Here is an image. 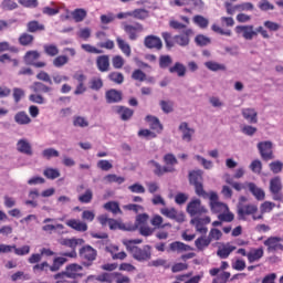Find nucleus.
Returning a JSON list of instances; mask_svg holds the SVG:
<instances>
[{
  "label": "nucleus",
  "instance_id": "nucleus-1",
  "mask_svg": "<svg viewBox=\"0 0 283 283\" xmlns=\"http://www.w3.org/2000/svg\"><path fill=\"white\" fill-rule=\"evenodd\" d=\"M234 32L241 34L247 41H252L258 33L265 40L270 39L269 32L263 27H258L256 31H254V25H238L234 28Z\"/></svg>",
  "mask_w": 283,
  "mask_h": 283
},
{
  "label": "nucleus",
  "instance_id": "nucleus-2",
  "mask_svg": "<svg viewBox=\"0 0 283 283\" xmlns=\"http://www.w3.org/2000/svg\"><path fill=\"white\" fill-rule=\"evenodd\" d=\"M189 184L195 187L197 197H201L203 199H209V197H211V192L205 190V185L202 184V174L200 171L189 172Z\"/></svg>",
  "mask_w": 283,
  "mask_h": 283
},
{
  "label": "nucleus",
  "instance_id": "nucleus-3",
  "mask_svg": "<svg viewBox=\"0 0 283 283\" xmlns=\"http://www.w3.org/2000/svg\"><path fill=\"white\" fill-rule=\"evenodd\" d=\"M57 243H60V245H62V247L71 248V252H65V253L61 254L63 258L76 259L77 258L76 248L78 245L82 247L85 243V240L76 239V238L60 239V241H57Z\"/></svg>",
  "mask_w": 283,
  "mask_h": 283
},
{
  "label": "nucleus",
  "instance_id": "nucleus-4",
  "mask_svg": "<svg viewBox=\"0 0 283 283\" xmlns=\"http://www.w3.org/2000/svg\"><path fill=\"white\" fill-rule=\"evenodd\" d=\"M127 251L137 262H146L151 259V247L148 244L143 248L128 245Z\"/></svg>",
  "mask_w": 283,
  "mask_h": 283
},
{
  "label": "nucleus",
  "instance_id": "nucleus-5",
  "mask_svg": "<svg viewBox=\"0 0 283 283\" xmlns=\"http://www.w3.org/2000/svg\"><path fill=\"white\" fill-rule=\"evenodd\" d=\"M83 272V266L77 264V263H71L66 266L65 272L59 273L56 275H54L55 280H60V279H73L76 280L78 277H83L84 274Z\"/></svg>",
  "mask_w": 283,
  "mask_h": 283
},
{
  "label": "nucleus",
  "instance_id": "nucleus-6",
  "mask_svg": "<svg viewBox=\"0 0 283 283\" xmlns=\"http://www.w3.org/2000/svg\"><path fill=\"white\" fill-rule=\"evenodd\" d=\"M258 212V207L256 205H244L238 209V216L240 220H245V217L252 216L253 221L262 220L263 214L260 213L256 216L255 213Z\"/></svg>",
  "mask_w": 283,
  "mask_h": 283
},
{
  "label": "nucleus",
  "instance_id": "nucleus-7",
  "mask_svg": "<svg viewBox=\"0 0 283 283\" xmlns=\"http://www.w3.org/2000/svg\"><path fill=\"white\" fill-rule=\"evenodd\" d=\"M186 211H188L190 217H201L208 212V209L201 205L199 198H193L186 207Z\"/></svg>",
  "mask_w": 283,
  "mask_h": 283
},
{
  "label": "nucleus",
  "instance_id": "nucleus-8",
  "mask_svg": "<svg viewBox=\"0 0 283 283\" xmlns=\"http://www.w3.org/2000/svg\"><path fill=\"white\" fill-rule=\"evenodd\" d=\"M282 181L280 177L271 178L270 180V192L272 195V200L281 202L283 200Z\"/></svg>",
  "mask_w": 283,
  "mask_h": 283
},
{
  "label": "nucleus",
  "instance_id": "nucleus-9",
  "mask_svg": "<svg viewBox=\"0 0 283 283\" xmlns=\"http://www.w3.org/2000/svg\"><path fill=\"white\" fill-rule=\"evenodd\" d=\"M209 205L210 210L213 211L214 213H223L230 210L227 203H222L219 201V196L217 192H210Z\"/></svg>",
  "mask_w": 283,
  "mask_h": 283
},
{
  "label": "nucleus",
  "instance_id": "nucleus-10",
  "mask_svg": "<svg viewBox=\"0 0 283 283\" xmlns=\"http://www.w3.org/2000/svg\"><path fill=\"white\" fill-rule=\"evenodd\" d=\"M260 157L263 161H270L274 159L273 144L270 142H262L258 144Z\"/></svg>",
  "mask_w": 283,
  "mask_h": 283
},
{
  "label": "nucleus",
  "instance_id": "nucleus-11",
  "mask_svg": "<svg viewBox=\"0 0 283 283\" xmlns=\"http://www.w3.org/2000/svg\"><path fill=\"white\" fill-rule=\"evenodd\" d=\"M283 240L280 237H270L265 239L263 245L268 248V252H283Z\"/></svg>",
  "mask_w": 283,
  "mask_h": 283
},
{
  "label": "nucleus",
  "instance_id": "nucleus-12",
  "mask_svg": "<svg viewBox=\"0 0 283 283\" xmlns=\"http://www.w3.org/2000/svg\"><path fill=\"white\" fill-rule=\"evenodd\" d=\"M211 223V218H195L190 220V224L195 226L196 231L199 232L201 235H206L208 232L207 226Z\"/></svg>",
  "mask_w": 283,
  "mask_h": 283
},
{
  "label": "nucleus",
  "instance_id": "nucleus-13",
  "mask_svg": "<svg viewBox=\"0 0 283 283\" xmlns=\"http://www.w3.org/2000/svg\"><path fill=\"white\" fill-rule=\"evenodd\" d=\"M144 31L143 24L136 22L134 24L124 25V32L127 33L129 41H137L138 34Z\"/></svg>",
  "mask_w": 283,
  "mask_h": 283
},
{
  "label": "nucleus",
  "instance_id": "nucleus-14",
  "mask_svg": "<svg viewBox=\"0 0 283 283\" xmlns=\"http://www.w3.org/2000/svg\"><path fill=\"white\" fill-rule=\"evenodd\" d=\"M160 213L161 216L175 220L179 223L185 222V214L182 212H178L176 208H161Z\"/></svg>",
  "mask_w": 283,
  "mask_h": 283
},
{
  "label": "nucleus",
  "instance_id": "nucleus-15",
  "mask_svg": "<svg viewBox=\"0 0 283 283\" xmlns=\"http://www.w3.org/2000/svg\"><path fill=\"white\" fill-rule=\"evenodd\" d=\"M144 44L148 50H163V41L161 38L156 35H148L145 38Z\"/></svg>",
  "mask_w": 283,
  "mask_h": 283
},
{
  "label": "nucleus",
  "instance_id": "nucleus-16",
  "mask_svg": "<svg viewBox=\"0 0 283 283\" xmlns=\"http://www.w3.org/2000/svg\"><path fill=\"white\" fill-rule=\"evenodd\" d=\"M113 112H115V114H117V116L124 122L132 119L134 116V109L126 106H115L113 107Z\"/></svg>",
  "mask_w": 283,
  "mask_h": 283
},
{
  "label": "nucleus",
  "instance_id": "nucleus-17",
  "mask_svg": "<svg viewBox=\"0 0 283 283\" xmlns=\"http://www.w3.org/2000/svg\"><path fill=\"white\" fill-rule=\"evenodd\" d=\"M97 252L91 245H85L80 249V258L86 260L87 262H94L96 260Z\"/></svg>",
  "mask_w": 283,
  "mask_h": 283
},
{
  "label": "nucleus",
  "instance_id": "nucleus-18",
  "mask_svg": "<svg viewBox=\"0 0 283 283\" xmlns=\"http://www.w3.org/2000/svg\"><path fill=\"white\" fill-rule=\"evenodd\" d=\"M105 99L108 104H116L123 101V93L118 90L111 88L105 93Z\"/></svg>",
  "mask_w": 283,
  "mask_h": 283
},
{
  "label": "nucleus",
  "instance_id": "nucleus-19",
  "mask_svg": "<svg viewBox=\"0 0 283 283\" xmlns=\"http://www.w3.org/2000/svg\"><path fill=\"white\" fill-rule=\"evenodd\" d=\"M190 35H193L192 29H186L184 31V34L174 36L175 44L180 45V46L189 45V42H190L189 36Z\"/></svg>",
  "mask_w": 283,
  "mask_h": 283
},
{
  "label": "nucleus",
  "instance_id": "nucleus-20",
  "mask_svg": "<svg viewBox=\"0 0 283 283\" xmlns=\"http://www.w3.org/2000/svg\"><path fill=\"white\" fill-rule=\"evenodd\" d=\"M17 150L25 156H33L32 145L28 142V139H19L17 143Z\"/></svg>",
  "mask_w": 283,
  "mask_h": 283
},
{
  "label": "nucleus",
  "instance_id": "nucleus-21",
  "mask_svg": "<svg viewBox=\"0 0 283 283\" xmlns=\"http://www.w3.org/2000/svg\"><path fill=\"white\" fill-rule=\"evenodd\" d=\"M66 226L72 228L74 231L85 232L88 231V224L81 221L80 219H69Z\"/></svg>",
  "mask_w": 283,
  "mask_h": 283
},
{
  "label": "nucleus",
  "instance_id": "nucleus-22",
  "mask_svg": "<svg viewBox=\"0 0 283 283\" xmlns=\"http://www.w3.org/2000/svg\"><path fill=\"white\" fill-rule=\"evenodd\" d=\"M146 122L149 125V129H151L153 132H157L158 134H161V132L164 130V126L161 122L158 119V117L147 115Z\"/></svg>",
  "mask_w": 283,
  "mask_h": 283
},
{
  "label": "nucleus",
  "instance_id": "nucleus-23",
  "mask_svg": "<svg viewBox=\"0 0 283 283\" xmlns=\"http://www.w3.org/2000/svg\"><path fill=\"white\" fill-rule=\"evenodd\" d=\"M148 164L153 165L155 167V169H154L155 176H159L160 177V176H164L167 172H175L176 171V169L172 166L161 167V165L158 164L155 160H149Z\"/></svg>",
  "mask_w": 283,
  "mask_h": 283
},
{
  "label": "nucleus",
  "instance_id": "nucleus-24",
  "mask_svg": "<svg viewBox=\"0 0 283 283\" xmlns=\"http://www.w3.org/2000/svg\"><path fill=\"white\" fill-rule=\"evenodd\" d=\"M34 35L30 34L29 32H22L18 38V43L21 46H32L34 44Z\"/></svg>",
  "mask_w": 283,
  "mask_h": 283
},
{
  "label": "nucleus",
  "instance_id": "nucleus-25",
  "mask_svg": "<svg viewBox=\"0 0 283 283\" xmlns=\"http://www.w3.org/2000/svg\"><path fill=\"white\" fill-rule=\"evenodd\" d=\"M43 53H44V55H46L51 59H54V57L59 56L60 49H59L57 44H55V43H46V44H43Z\"/></svg>",
  "mask_w": 283,
  "mask_h": 283
},
{
  "label": "nucleus",
  "instance_id": "nucleus-26",
  "mask_svg": "<svg viewBox=\"0 0 283 283\" xmlns=\"http://www.w3.org/2000/svg\"><path fill=\"white\" fill-rule=\"evenodd\" d=\"M96 66L97 70L102 73H106L109 71V56L108 55H99L96 57Z\"/></svg>",
  "mask_w": 283,
  "mask_h": 283
},
{
  "label": "nucleus",
  "instance_id": "nucleus-27",
  "mask_svg": "<svg viewBox=\"0 0 283 283\" xmlns=\"http://www.w3.org/2000/svg\"><path fill=\"white\" fill-rule=\"evenodd\" d=\"M88 15L87 10L83 8H77L71 11V18L75 23H82Z\"/></svg>",
  "mask_w": 283,
  "mask_h": 283
},
{
  "label": "nucleus",
  "instance_id": "nucleus-28",
  "mask_svg": "<svg viewBox=\"0 0 283 283\" xmlns=\"http://www.w3.org/2000/svg\"><path fill=\"white\" fill-rule=\"evenodd\" d=\"M237 250V247L231 245L230 243L223 244L219 250H217V256L221 260H226L230 254Z\"/></svg>",
  "mask_w": 283,
  "mask_h": 283
},
{
  "label": "nucleus",
  "instance_id": "nucleus-29",
  "mask_svg": "<svg viewBox=\"0 0 283 283\" xmlns=\"http://www.w3.org/2000/svg\"><path fill=\"white\" fill-rule=\"evenodd\" d=\"M179 132L182 133V140H186L188 143L190 140H192V136L195 134V129L193 128H189L188 123H181L179 125Z\"/></svg>",
  "mask_w": 283,
  "mask_h": 283
},
{
  "label": "nucleus",
  "instance_id": "nucleus-30",
  "mask_svg": "<svg viewBox=\"0 0 283 283\" xmlns=\"http://www.w3.org/2000/svg\"><path fill=\"white\" fill-rule=\"evenodd\" d=\"M116 44L118 50H120L124 55H126L127 57L132 56V46H129V44L124 39L117 36Z\"/></svg>",
  "mask_w": 283,
  "mask_h": 283
},
{
  "label": "nucleus",
  "instance_id": "nucleus-31",
  "mask_svg": "<svg viewBox=\"0 0 283 283\" xmlns=\"http://www.w3.org/2000/svg\"><path fill=\"white\" fill-rule=\"evenodd\" d=\"M211 239L207 238L206 234H203L200 238L196 239L195 247L197 248L198 252H202L211 244Z\"/></svg>",
  "mask_w": 283,
  "mask_h": 283
},
{
  "label": "nucleus",
  "instance_id": "nucleus-32",
  "mask_svg": "<svg viewBox=\"0 0 283 283\" xmlns=\"http://www.w3.org/2000/svg\"><path fill=\"white\" fill-rule=\"evenodd\" d=\"M41 57V53L36 50L27 51L23 61L27 65L33 64L35 61H39Z\"/></svg>",
  "mask_w": 283,
  "mask_h": 283
},
{
  "label": "nucleus",
  "instance_id": "nucleus-33",
  "mask_svg": "<svg viewBox=\"0 0 283 283\" xmlns=\"http://www.w3.org/2000/svg\"><path fill=\"white\" fill-rule=\"evenodd\" d=\"M263 254H264L263 248L252 249L247 254L248 262L250 263L258 262L263 258Z\"/></svg>",
  "mask_w": 283,
  "mask_h": 283
},
{
  "label": "nucleus",
  "instance_id": "nucleus-34",
  "mask_svg": "<svg viewBox=\"0 0 283 283\" xmlns=\"http://www.w3.org/2000/svg\"><path fill=\"white\" fill-rule=\"evenodd\" d=\"M171 252H188L192 251L193 248L191 245H188L186 243H182L180 241H176L170 243L169 245Z\"/></svg>",
  "mask_w": 283,
  "mask_h": 283
},
{
  "label": "nucleus",
  "instance_id": "nucleus-35",
  "mask_svg": "<svg viewBox=\"0 0 283 283\" xmlns=\"http://www.w3.org/2000/svg\"><path fill=\"white\" fill-rule=\"evenodd\" d=\"M244 119L248 120L250 124H256L258 123V113L254 108H243L241 112Z\"/></svg>",
  "mask_w": 283,
  "mask_h": 283
},
{
  "label": "nucleus",
  "instance_id": "nucleus-36",
  "mask_svg": "<svg viewBox=\"0 0 283 283\" xmlns=\"http://www.w3.org/2000/svg\"><path fill=\"white\" fill-rule=\"evenodd\" d=\"M13 119L20 126H27L30 123H32V118L29 117L27 112L17 113L15 116L13 117Z\"/></svg>",
  "mask_w": 283,
  "mask_h": 283
},
{
  "label": "nucleus",
  "instance_id": "nucleus-37",
  "mask_svg": "<svg viewBox=\"0 0 283 283\" xmlns=\"http://www.w3.org/2000/svg\"><path fill=\"white\" fill-rule=\"evenodd\" d=\"M168 72L171 74H177V76L182 77L187 73V67L181 62H176L174 66L168 67Z\"/></svg>",
  "mask_w": 283,
  "mask_h": 283
},
{
  "label": "nucleus",
  "instance_id": "nucleus-38",
  "mask_svg": "<svg viewBox=\"0 0 283 283\" xmlns=\"http://www.w3.org/2000/svg\"><path fill=\"white\" fill-rule=\"evenodd\" d=\"M248 189H250L251 193L258 201H263L265 193L262 188H258L255 184H248Z\"/></svg>",
  "mask_w": 283,
  "mask_h": 283
},
{
  "label": "nucleus",
  "instance_id": "nucleus-39",
  "mask_svg": "<svg viewBox=\"0 0 283 283\" xmlns=\"http://www.w3.org/2000/svg\"><path fill=\"white\" fill-rule=\"evenodd\" d=\"M45 30V25L41 24L39 21L27 22V32L36 33Z\"/></svg>",
  "mask_w": 283,
  "mask_h": 283
},
{
  "label": "nucleus",
  "instance_id": "nucleus-40",
  "mask_svg": "<svg viewBox=\"0 0 283 283\" xmlns=\"http://www.w3.org/2000/svg\"><path fill=\"white\" fill-rule=\"evenodd\" d=\"M32 91L35 93L46 94L49 92H52V87H49L46 84L42 82H34V84L32 85Z\"/></svg>",
  "mask_w": 283,
  "mask_h": 283
},
{
  "label": "nucleus",
  "instance_id": "nucleus-41",
  "mask_svg": "<svg viewBox=\"0 0 283 283\" xmlns=\"http://www.w3.org/2000/svg\"><path fill=\"white\" fill-rule=\"evenodd\" d=\"M132 283V279H129L127 275L118 273V272H113L112 273V283Z\"/></svg>",
  "mask_w": 283,
  "mask_h": 283
},
{
  "label": "nucleus",
  "instance_id": "nucleus-42",
  "mask_svg": "<svg viewBox=\"0 0 283 283\" xmlns=\"http://www.w3.org/2000/svg\"><path fill=\"white\" fill-rule=\"evenodd\" d=\"M106 211H111L113 214H122L119 203L115 201H109L104 205Z\"/></svg>",
  "mask_w": 283,
  "mask_h": 283
},
{
  "label": "nucleus",
  "instance_id": "nucleus-43",
  "mask_svg": "<svg viewBox=\"0 0 283 283\" xmlns=\"http://www.w3.org/2000/svg\"><path fill=\"white\" fill-rule=\"evenodd\" d=\"M70 62V57L66 55H56L53 60V66L55 69H61Z\"/></svg>",
  "mask_w": 283,
  "mask_h": 283
},
{
  "label": "nucleus",
  "instance_id": "nucleus-44",
  "mask_svg": "<svg viewBox=\"0 0 283 283\" xmlns=\"http://www.w3.org/2000/svg\"><path fill=\"white\" fill-rule=\"evenodd\" d=\"M94 199V192L91 189H86L84 193L78 196V201L84 205H88Z\"/></svg>",
  "mask_w": 283,
  "mask_h": 283
},
{
  "label": "nucleus",
  "instance_id": "nucleus-45",
  "mask_svg": "<svg viewBox=\"0 0 283 283\" xmlns=\"http://www.w3.org/2000/svg\"><path fill=\"white\" fill-rule=\"evenodd\" d=\"M108 80L116 85H122L125 82V76L119 72H112L108 74Z\"/></svg>",
  "mask_w": 283,
  "mask_h": 283
},
{
  "label": "nucleus",
  "instance_id": "nucleus-46",
  "mask_svg": "<svg viewBox=\"0 0 283 283\" xmlns=\"http://www.w3.org/2000/svg\"><path fill=\"white\" fill-rule=\"evenodd\" d=\"M43 176L50 180H55L61 176V174L56 168H46L43 171Z\"/></svg>",
  "mask_w": 283,
  "mask_h": 283
},
{
  "label": "nucleus",
  "instance_id": "nucleus-47",
  "mask_svg": "<svg viewBox=\"0 0 283 283\" xmlns=\"http://www.w3.org/2000/svg\"><path fill=\"white\" fill-rule=\"evenodd\" d=\"M104 180L106 181V182H109V184H117V185H122L123 182H125L126 181V178H124V177H118V176H116L115 174H109V175H106L105 177H104Z\"/></svg>",
  "mask_w": 283,
  "mask_h": 283
},
{
  "label": "nucleus",
  "instance_id": "nucleus-48",
  "mask_svg": "<svg viewBox=\"0 0 283 283\" xmlns=\"http://www.w3.org/2000/svg\"><path fill=\"white\" fill-rule=\"evenodd\" d=\"M172 63H174V60L170 57V55H160L159 67L161 70L168 69Z\"/></svg>",
  "mask_w": 283,
  "mask_h": 283
},
{
  "label": "nucleus",
  "instance_id": "nucleus-49",
  "mask_svg": "<svg viewBox=\"0 0 283 283\" xmlns=\"http://www.w3.org/2000/svg\"><path fill=\"white\" fill-rule=\"evenodd\" d=\"M130 13H133V17L137 20H146L147 18H149V11H147L146 9H136L134 11H130Z\"/></svg>",
  "mask_w": 283,
  "mask_h": 283
},
{
  "label": "nucleus",
  "instance_id": "nucleus-50",
  "mask_svg": "<svg viewBox=\"0 0 283 283\" xmlns=\"http://www.w3.org/2000/svg\"><path fill=\"white\" fill-rule=\"evenodd\" d=\"M161 39H164L167 49L175 46V38L171 36L170 32H161Z\"/></svg>",
  "mask_w": 283,
  "mask_h": 283
},
{
  "label": "nucleus",
  "instance_id": "nucleus-51",
  "mask_svg": "<svg viewBox=\"0 0 283 283\" xmlns=\"http://www.w3.org/2000/svg\"><path fill=\"white\" fill-rule=\"evenodd\" d=\"M73 126L85 128L90 126V123L85 117L75 116L73 117Z\"/></svg>",
  "mask_w": 283,
  "mask_h": 283
},
{
  "label": "nucleus",
  "instance_id": "nucleus-52",
  "mask_svg": "<svg viewBox=\"0 0 283 283\" xmlns=\"http://www.w3.org/2000/svg\"><path fill=\"white\" fill-rule=\"evenodd\" d=\"M123 65H125V59L120 55H115L112 57V66L115 70H122Z\"/></svg>",
  "mask_w": 283,
  "mask_h": 283
},
{
  "label": "nucleus",
  "instance_id": "nucleus-53",
  "mask_svg": "<svg viewBox=\"0 0 283 283\" xmlns=\"http://www.w3.org/2000/svg\"><path fill=\"white\" fill-rule=\"evenodd\" d=\"M205 66H207V69L209 71H226V66L223 64H220L218 62H205Z\"/></svg>",
  "mask_w": 283,
  "mask_h": 283
},
{
  "label": "nucleus",
  "instance_id": "nucleus-54",
  "mask_svg": "<svg viewBox=\"0 0 283 283\" xmlns=\"http://www.w3.org/2000/svg\"><path fill=\"white\" fill-rule=\"evenodd\" d=\"M103 87V81L101 77H93L90 82V88L94 92L101 91Z\"/></svg>",
  "mask_w": 283,
  "mask_h": 283
},
{
  "label": "nucleus",
  "instance_id": "nucleus-55",
  "mask_svg": "<svg viewBox=\"0 0 283 283\" xmlns=\"http://www.w3.org/2000/svg\"><path fill=\"white\" fill-rule=\"evenodd\" d=\"M18 3L27 9H35L39 7V0H19Z\"/></svg>",
  "mask_w": 283,
  "mask_h": 283
},
{
  "label": "nucleus",
  "instance_id": "nucleus-56",
  "mask_svg": "<svg viewBox=\"0 0 283 283\" xmlns=\"http://www.w3.org/2000/svg\"><path fill=\"white\" fill-rule=\"evenodd\" d=\"M195 42L198 46H206V45H209L211 44V39L202 35V34H198L196 38H195Z\"/></svg>",
  "mask_w": 283,
  "mask_h": 283
},
{
  "label": "nucleus",
  "instance_id": "nucleus-57",
  "mask_svg": "<svg viewBox=\"0 0 283 283\" xmlns=\"http://www.w3.org/2000/svg\"><path fill=\"white\" fill-rule=\"evenodd\" d=\"M36 80L38 81H42L44 83H48L49 85H53L51 75H49V73H46L45 71H41L36 74Z\"/></svg>",
  "mask_w": 283,
  "mask_h": 283
},
{
  "label": "nucleus",
  "instance_id": "nucleus-58",
  "mask_svg": "<svg viewBox=\"0 0 283 283\" xmlns=\"http://www.w3.org/2000/svg\"><path fill=\"white\" fill-rule=\"evenodd\" d=\"M192 21H195V23L200 27L201 29H207L209 25V21L207 20V18L201 17V15H196Z\"/></svg>",
  "mask_w": 283,
  "mask_h": 283
},
{
  "label": "nucleus",
  "instance_id": "nucleus-59",
  "mask_svg": "<svg viewBox=\"0 0 283 283\" xmlns=\"http://www.w3.org/2000/svg\"><path fill=\"white\" fill-rule=\"evenodd\" d=\"M130 77H132L134 81L145 82V81H146V73H144V71L140 70V69H136V70L133 72V75H130Z\"/></svg>",
  "mask_w": 283,
  "mask_h": 283
},
{
  "label": "nucleus",
  "instance_id": "nucleus-60",
  "mask_svg": "<svg viewBox=\"0 0 283 283\" xmlns=\"http://www.w3.org/2000/svg\"><path fill=\"white\" fill-rule=\"evenodd\" d=\"M42 156L48 160L52 159L53 157H59L60 153L54 148H46L42 151Z\"/></svg>",
  "mask_w": 283,
  "mask_h": 283
},
{
  "label": "nucleus",
  "instance_id": "nucleus-61",
  "mask_svg": "<svg viewBox=\"0 0 283 283\" xmlns=\"http://www.w3.org/2000/svg\"><path fill=\"white\" fill-rule=\"evenodd\" d=\"M235 219V216L230 212V210L226 211V212H221L219 214V220L221 222H232Z\"/></svg>",
  "mask_w": 283,
  "mask_h": 283
},
{
  "label": "nucleus",
  "instance_id": "nucleus-62",
  "mask_svg": "<svg viewBox=\"0 0 283 283\" xmlns=\"http://www.w3.org/2000/svg\"><path fill=\"white\" fill-rule=\"evenodd\" d=\"M97 168L102 171H109L113 169V164L106 159L98 160Z\"/></svg>",
  "mask_w": 283,
  "mask_h": 283
},
{
  "label": "nucleus",
  "instance_id": "nucleus-63",
  "mask_svg": "<svg viewBox=\"0 0 283 283\" xmlns=\"http://www.w3.org/2000/svg\"><path fill=\"white\" fill-rule=\"evenodd\" d=\"M270 170L277 175L282 171L283 169V164L280 160L276 161H272L271 164H269Z\"/></svg>",
  "mask_w": 283,
  "mask_h": 283
},
{
  "label": "nucleus",
  "instance_id": "nucleus-64",
  "mask_svg": "<svg viewBox=\"0 0 283 283\" xmlns=\"http://www.w3.org/2000/svg\"><path fill=\"white\" fill-rule=\"evenodd\" d=\"M12 92L13 101H15L17 104L20 103L24 96V91L21 87H13Z\"/></svg>",
  "mask_w": 283,
  "mask_h": 283
}]
</instances>
